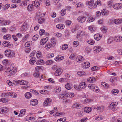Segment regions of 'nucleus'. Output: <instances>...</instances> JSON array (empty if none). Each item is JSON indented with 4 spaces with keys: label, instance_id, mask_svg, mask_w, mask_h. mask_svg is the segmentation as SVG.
<instances>
[{
    "label": "nucleus",
    "instance_id": "nucleus-32",
    "mask_svg": "<svg viewBox=\"0 0 122 122\" xmlns=\"http://www.w3.org/2000/svg\"><path fill=\"white\" fill-rule=\"evenodd\" d=\"M79 86L80 87L82 88H84L87 86L86 83L84 82L80 83V84Z\"/></svg>",
    "mask_w": 122,
    "mask_h": 122
},
{
    "label": "nucleus",
    "instance_id": "nucleus-55",
    "mask_svg": "<svg viewBox=\"0 0 122 122\" xmlns=\"http://www.w3.org/2000/svg\"><path fill=\"white\" fill-rule=\"evenodd\" d=\"M41 69V66H38L36 67L35 68V70L36 72H38L40 71V70Z\"/></svg>",
    "mask_w": 122,
    "mask_h": 122
},
{
    "label": "nucleus",
    "instance_id": "nucleus-6",
    "mask_svg": "<svg viewBox=\"0 0 122 122\" xmlns=\"http://www.w3.org/2000/svg\"><path fill=\"white\" fill-rule=\"evenodd\" d=\"M86 18V17L83 16H80L77 18V20L78 22L81 23H83L84 22Z\"/></svg>",
    "mask_w": 122,
    "mask_h": 122
},
{
    "label": "nucleus",
    "instance_id": "nucleus-7",
    "mask_svg": "<svg viewBox=\"0 0 122 122\" xmlns=\"http://www.w3.org/2000/svg\"><path fill=\"white\" fill-rule=\"evenodd\" d=\"M113 7L115 9H120L122 7V4L121 3H117L113 5Z\"/></svg>",
    "mask_w": 122,
    "mask_h": 122
},
{
    "label": "nucleus",
    "instance_id": "nucleus-39",
    "mask_svg": "<svg viewBox=\"0 0 122 122\" xmlns=\"http://www.w3.org/2000/svg\"><path fill=\"white\" fill-rule=\"evenodd\" d=\"M111 92L112 94L116 95L119 92V91L117 89H114L112 90Z\"/></svg>",
    "mask_w": 122,
    "mask_h": 122
},
{
    "label": "nucleus",
    "instance_id": "nucleus-5",
    "mask_svg": "<svg viewBox=\"0 0 122 122\" xmlns=\"http://www.w3.org/2000/svg\"><path fill=\"white\" fill-rule=\"evenodd\" d=\"M63 72V70L61 68L58 69L55 72V75L58 76L60 75Z\"/></svg>",
    "mask_w": 122,
    "mask_h": 122
},
{
    "label": "nucleus",
    "instance_id": "nucleus-10",
    "mask_svg": "<svg viewBox=\"0 0 122 122\" xmlns=\"http://www.w3.org/2000/svg\"><path fill=\"white\" fill-rule=\"evenodd\" d=\"M9 109L7 108L3 107L2 108L0 109V112L1 113V112L2 113L4 114L7 112L9 111Z\"/></svg>",
    "mask_w": 122,
    "mask_h": 122
},
{
    "label": "nucleus",
    "instance_id": "nucleus-40",
    "mask_svg": "<svg viewBox=\"0 0 122 122\" xmlns=\"http://www.w3.org/2000/svg\"><path fill=\"white\" fill-rule=\"evenodd\" d=\"M53 47L51 44L49 43H47L45 46V47L47 49H49Z\"/></svg>",
    "mask_w": 122,
    "mask_h": 122
},
{
    "label": "nucleus",
    "instance_id": "nucleus-36",
    "mask_svg": "<svg viewBox=\"0 0 122 122\" xmlns=\"http://www.w3.org/2000/svg\"><path fill=\"white\" fill-rule=\"evenodd\" d=\"M95 19V17L90 16L88 18L87 21L89 22H92Z\"/></svg>",
    "mask_w": 122,
    "mask_h": 122
},
{
    "label": "nucleus",
    "instance_id": "nucleus-62",
    "mask_svg": "<svg viewBox=\"0 0 122 122\" xmlns=\"http://www.w3.org/2000/svg\"><path fill=\"white\" fill-rule=\"evenodd\" d=\"M91 50V49L88 47H87L85 49V52L87 53H89L90 52Z\"/></svg>",
    "mask_w": 122,
    "mask_h": 122
},
{
    "label": "nucleus",
    "instance_id": "nucleus-21",
    "mask_svg": "<svg viewBox=\"0 0 122 122\" xmlns=\"http://www.w3.org/2000/svg\"><path fill=\"white\" fill-rule=\"evenodd\" d=\"M74 108H77L78 109L81 108L82 107V106L78 103L75 104L73 106Z\"/></svg>",
    "mask_w": 122,
    "mask_h": 122
},
{
    "label": "nucleus",
    "instance_id": "nucleus-38",
    "mask_svg": "<svg viewBox=\"0 0 122 122\" xmlns=\"http://www.w3.org/2000/svg\"><path fill=\"white\" fill-rule=\"evenodd\" d=\"M61 90V88L59 87H57L54 89L55 92L56 94L59 93Z\"/></svg>",
    "mask_w": 122,
    "mask_h": 122
},
{
    "label": "nucleus",
    "instance_id": "nucleus-19",
    "mask_svg": "<svg viewBox=\"0 0 122 122\" xmlns=\"http://www.w3.org/2000/svg\"><path fill=\"white\" fill-rule=\"evenodd\" d=\"M51 45L53 47H54L56 42V39L54 38H51Z\"/></svg>",
    "mask_w": 122,
    "mask_h": 122
},
{
    "label": "nucleus",
    "instance_id": "nucleus-34",
    "mask_svg": "<svg viewBox=\"0 0 122 122\" xmlns=\"http://www.w3.org/2000/svg\"><path fill=\"white\" fill-rule=\"evenodd\" d=\"M88 29L92 32L96 30V27L91 26H89L88 28Z\"/></svg>",
    "mask_w": 122,
    "mask_h": 122
},
{
    "label": "nucleus",
    "instance_id": "nucleus-1",
    "mask_svg": "<svg viewBox=\"0 0 122 122\" xmlns=\"http://www.w3.org/2000/svg\"><path fill=\"white\" fill-rule=\"evenodd\" d=\"M86 4L87 5L88 7L91 9H93L97 7V5L96 4H94L93 0H91L86 2Z\"/></svg>",
    "mask_w": 122,
    "mask_h": 122
},
{
    "label": "nucleus",
    "instance_id": "nucleus-57",
    "mask_svg": "<svg viewBox=\"0 0 122 122\" xmlns=\"http://www.w3.org/2000/svg\"><path fill=\"white\" fill-rule=\"evenodd\" d=\"M34 5L36 7H38L39 6L40 4L38 2L35 1H34Z\"/></svg>",
    "mask_w": 122,
    "mask_h": 122
},
{
    "label": "nucleus",
    "instance_id": "nucleus-17",
    "mask_svg": "<svg viewBox=\"0 0 122 122\" xmlns=\"http://www.w3.org/2000/svg\"><path fill=\"white\" fill-rule=\"evenodd\" d=\"M48 39V38L46 37L41 39L40 42V44L42 45H43L46 42Z\"/></svg>",
    "mask_w": 122,
    "mask_h": 122
},
{
    "label": "nucleus",
    "instance_id": "nucleus-53",
    "mask_svg": "<svg viewBox=\"0 0 122 122\" xmlns=\"http://www.w3.org/2000/svg\"><path fill=\"white\" fill-rule=\"evenodd\" d=\"M86 73L84 71H79L77 72V74L78 75L80 76H81L83 75L86 74Z\"/></svg>",
    "mask_w": 122,
    "mask_h": 122
},
{
    "label": "nucleus",
    "instance_id": "nucleus-30",
    "mask_svg": "<svg viewBox=\"0 0 122 122\" xmlns=\"http://www.w3.org/2000/svg\"><path fill=\"white\" fill-rule=\"evenodd\" d=\"M122 22V19L119 20V19H116L114 20V23L115 24H119Z\"/></svg>",
    "mask_w": 122,
    "mask_h": 122
},
{
    "label": "nucleus",
    "instance_id": "nucleus-58",
    "mask_svg": "<svg viewBox=\"0 0 122 122\" xmlns=\"http://www.w3.org/2000/svg\"><path fill=\"white\" fill-rule=\"evenodd\" d=\"M89 88L91 89H95V87L94 85L93 84H90L88 85Z\"/></svg>",
    "mask_w": 122,
    "mask_h": 122
},
{
    "label": "nucleus",
    "instance_id": "nucleus-16",
    "mask_svg": "<svg viewBox=\"0 0 122 122\" xmlns=\"http://www.w3.org/2000/svg\"><path fill=\"white\" fill-rule=\"evenodd\" d=\"M96 79L94 77H92L88 78L87 79V81L89 82L93 83L96 81Z\"/></svg>",
    "mask_w": 122,
    "mask_h": 122
},
{
    "label": "nucleus",
    "instance_id": "nucleus-45",
    "mask_svg": "<svg viewBox=\"0 0 122 122\" xmlns=\"http://www.w3.org/2000/svg\"><path fill=\"white\" fill-rule=\"evenodd\" d=\"M101 31L104 33H105L107 31V28L105 27H103L101 28Z\"/></svg>",
    "mask_w": 122,
    "mask_h": 122
},
{
    "label": "nucleus",
    "instance_id": "nucleus-15",
    "mask_svg": "<svg viewBox=\"0 0 122 122\" xmlns=\"http://www.w3.org/2000/svg\"><path fill=\"white\" fill-rule=\"evenodd\" d=\"M102 37L101 35L99 34H97L94 35V38L96 40L98 41L100 40Z\"/></svg>",
    "mask_w": 122,
    "mask_h": 122
},
{
    "label": "nucleus",
    "instance_id": "nucleus-47",
    "mask_svg": "<svg viewBox=\"0 0 122 122\" xmlns=\"http://www.w3.org/2000/svg\"><path fill=\"white\" fill-rule=\"evenodd\" d=\"M66 120V118L65 117L61 118L57 121V122H63Z\"/></svg>",
    "mask_w": 122,
    "mask_h": 122
},
{
    "label": "nucleus",
    "instance_id": "nucleus-35",
    "mask_svg": "<svg viewBox=\"0 0 122 122\" xmlns=\"http://www.w3.org/2000/svg\"><path fill=\"white\" fill-rule=\"evenodd\" d=\"M56 27L58 29H62L64 27V25L62 24H60L57 25H56Z\"/></svg>",
    "mask_w": 122,
    "mask_h": 122
},
{
    "label": "nucleus",
    "instance_id": "nucleus-18",
    "mask_svg": "<svg viewBox=\"0 0 122 122\" xmlns=\"http://www.w3.org/2000/svg\"><path fill=\"white\" fill-rule=\"evenodd\" d=\"M94 49L96 53H98L101 51V48L100 46H96L94 47Z\"/></svg>",
    "mask_w": 122,
    "mask_h": 122
},
{
    "label": "nucleus",
    "instance_id": "nucleus-22",
    "mask_svg": "<svg viewBox=\"0 0 122 122\" xmlns=\"http://www.w3.org/2000/svg\"><path fill=\"white\" fill-rule=\"evenodd\" d=\"M102 15L106 16L109 13V11L103 9L101 11Z\"/></svg>",
    "mask_w": 122,
    "mask_h": 122
},
{
    "label": "nucleus",
    "instance_id": "nucleus-63",
    "mask_svg": "<svg viewBox=\"0 0 122 122\" xmlns=\"http://www.w3.org/2000/svg\"><path fill=\"white\" fill-rule=\"evenodd\" d=\"M38 36L37 35H35L33 37L32 40L33 41H35L38 38Z\"/></svg>",
    "mask_w": 122,
    "mask_h": 122
},
{
    "label": "nucleus",
    "instance_id": "nucleus-56",
    "mask_svg": "<svg viewBox=\"0 0 122 122\" xmlns=\"http://www.w3.org/2000/svg\"><path fill=\"white\" fill-rule=\"evenodd\" d=\"M39 74L38 72H36L33 74V76L36 78H38L39 77Z\"/></svg>",
    "mask_w": 122,
    "mask_h": 122
},
{
    "label": "nucleus",
    "instance_id": "nucleus-52",
    "mask_svg": "<svg viewBox=\"0 0 122 122\" xmlns=\"http://www.w3.org/2000/svg\"><path fill=\"white\" fill-rule=\"evenodd\" d=\"M37 57L38 58H40L41 56V53L40 51H39L37 52V54L36 55Z\"/></svg>",
    "mask_w": 122,
    "mask_h": 122
},
{
    "label": "nucleus",
    "instance_id": "nucleus-2",
    "mask_svg": "<svg viewBox=\"0 0 122 122\" xmlns=\"http://www.w3.org/2000/svg\"><path fill=\"white\" fill-rule=\"evenodd\" d=\"M5 54L7 56L9 57H13L14 56V53L12 50H8L5 51Z\"/></svg>",
    "mask_w": 122,
    "mask_h": 122
},
{
    "label": "nucleus",
    "instance_id": "nucleus-24",
    "mask_svg": "<svg viewBox=\"0 0 122 122\" xmlns=\"http://www.w3.org/2000/svg\"><path fill=\"white\" fill-rule=\"evenodd\" d=\"M26 110L25 109H22L20 111V113L19 115V116H23L24 115L26 112Z\"/></svg>",
    "mask_w": 122,
    "mask_h": 122
},
{
    "label": "nucleus",
    "instance_id": "nucleus-41",
    "mask_svg": "<svg viewBox=\"0 0 122 122\" xmlns=\"http://www.w3.org/2000/svg\"><path fill=\"white\" fill-rule=\"evenodd\" d=\"M10 23V21L8 20H4V23H2V25H7Z\"/></svg>",
    "mask_w": 122,
    "mask_h": 122
},
{
    "label": "nucleus",
    "instance_id": "nucleus-14",
    "mask_svg": "<svg viewBox=\"0 0 122 122\" xmlns=\"http://www.w3.org/2000/svg\"><path fill=\"white\" fill-rule=\"evenodd\" d=\"M3 45L5 47H7L9 46L10 47H11L12 46V45L10 44L9 42L7 41H4L3 43Z\"/></svg>",
    "mask_w": 122,
    "mask_h": 122
},
{
    "label": "nucleus",
    "instance_id": "nucleus-13",
    "mask_svg": "<svg viewBox=\"0 0 122 122\" xmlns=\"http://www.w3.org/2000/svg\"><path fill=\"white\" fill-rule=\"evenodd\" d=\"M30 103L32 105H36L38 104V100L36 99L32 100L30 101Z\"/></svg>",
    "mask_w": 122,
    "mask_h": 122
},
{
    "label": "nucleus",
    "instance_id": "nucleus-3",
    "mask_svg": "<svg viewBox=\"0 0 122 122\" xmlns=\"http://www.w3.org/2000/svg\"><path fill=\"white\" fill-rule=\"evenodd\" d=\"M117 102H112L109 105V107L111 110L113 111H115L117 109L116 106L118 104Z\"/></svg>",
    "mask_w": 122,
    "mask_h": 122
},
{
    "label": "nucleus",
    "instance_id": "nucleus-43",
    "mask_svg": "<svg viewBox=\"0 0 122 122\" xmlns=\"http://www.w3.org/2000/svg\"><path fill=\"white\" fill-rule=\"evenodd\" d=\"M32 42L31 41H28L25 44V46L26 47H28L32 44Z\"/></svg>",
    "mask_w": 122,
    "mask_h": 122
},
{
    "label": "nucleus",
    "instance_id": "nucleus-25",
    "mask_svg": "<svg viewBox=\"0 0 122 122\" xmlns=\"http://www.w3.org/2000/svg\"><path fill=\"white\" fill-rule=\"evenodd\" d=\"M27 10L29 11H32L33 10V4H30L27 7Z\"/></svg>",
    "mask_w": 122,
    "mask_h": 122
},
{
    "label": "nucleus",
    "instance_id": "nucleus-37",
    "mask_svg": "<svg viewBox=\"0 0 122 122\" xmlns=\"http://www.w3.org/2000/svg\"><path fill=\"white\" fill-rule=\"evenodd\" d=\"M84 65L83 66V67L86 68H87L90 66V63L88 62H86L84 63Z\"/></svg>",
    "mask_w": 122,
    "mask_h": 122
},
{
    "label": "nucleus",
    "instance_id": "nucleus-4",
    "mask_svg": "<svg viewBox=\"0 0 122 122\" xmlns=\"http://www.w3.org/2000/svg\"><path fill=\"white\" fill-rule=\"evenodd\" d=\"M13 68V66L8 65L5 67V72H10Z\"/></svg>",
    "mask_w": 122,
    "mask_h": 122
},
{
    "label": "nucleus",
    "instance_id": "nucleus-11",
    "mask_svg": "<svg viewBox=\"0 0 122 122\" xmlns=\"http://www.w3.org/2000/svg\"><path fill=\"white\" fill-rule=\"evenodd\" d=\"M84 60V58L83 56H79L77 57L76 61L79 62H81L83 61Z\"/></svg>",
    "mask_w": 122,
    "mask_h": 122
},
{
    "label": "nucleus",
    "instance_id": "nucleus-9",
    "mask_svg": "<svg viewBox=\"0 0 122 122\" xmlns=\"http://www.w3.org/2000/svg\"><path fill=\"white\" fill-rule=\"evenodd\" d=\"M23 81L24 80H15L13 81V83L15 85L17 84H19L20 85H23V83H24V82H23Z\"/></svg>",
    "mask_w": 122,
    "mask_h": 122
},
{
    "label": "nucleus",
    "instance_id": "nucleus-59",
    "mask_svg": "<svg viewBox=\"0 0 122 122\" xmlns=\"http://www.w3.org/2000/svg\"><path fill=\"white\" fill-rule=\"evenodd\" d=\"M53 62V61L52 60H50L48 61H47L46 62V64L49 65L52 64Z\"/></svg>",
    "mask_w": 122,
    "mask_h": 122
},
{
    "label": "nucleus",
    "instance_id": "nucleus-28",
    "mask_svg": "<svg viewBox=\"0 0 122 122\" xmlns=\"http://www.w3.org/2000/svg\"><path fill=\"white\" fill-rule=\"evenodd\" d=\"M72 86L70 83H67L65 85V88L68 90H70L71 89Z\"/></svg>",
    "mask_w": 122,
    "mask_h": 122
},
{
    "label": "nucleus",
    "instance_id": "nucleus-33",
    "mask_svg": "<svg viewBox=\"0 0 122 122\" xmlns=\"http://www.w3.org/2000/svg\"><path fill=\"white\" fill-rule=\"evenodd\" d=\"M11 37V36L10 34L6 35H5L3 37V38L7 40L10 39Z\"/></svg>",
    "mask_w": 122,
    "mask_h": 122
},
{
    "label": "nucleus",
    "instance_id": "nucleus-23",
    "mask_svg": "<svg viewBox=\"0 0 122 122\" xmlns=\"http://www.w3.org/2000/svg\"><path fill=\"white\" fill-rule=\"evenodd\" d=\"M36 58L34 57H32L29 60V63L33 65L36 62Z\"/></svg>",
    "mask_w": 122,
    "mask_h": 122
},
{
    "label": "nucleus",
    "instance_id": "nucleus-64",
    "mask_svg": "<svg viewBox=\"0 0 122 122\" xmlns=\"http://www.w3.org/2000/svg\"><path fill=\"white\" fill-rule=\"evenodd\" d=\"M0 101L1 102L4 103L6 102L8 100L6 98H2L0 99Z\"/></svg>",
    "mask_w": 122,
    "mask_h": 122
},
{
    "label": "nucleus",
    "instance_id": "nucleus-31",
    "mask_svg": "<svg viewBox=\"0 0 122 122\" xmlns=\"http://www.w3.org/2000/svg\"><path fill=\"white\" fill-rule=\"evenodd\" d=\"M25 96L26 98L28 99L30 98L32 96L31 93L29 92H27L25 93Z\"/></svg>",
    "mask_w": 122,
    "mask_h": 122
},
{
    "label": "nucleus",
    "instance_id": "nucleus-29",
    "mask_svg": "<svg viewBox=\"0 0 122 122\" xmlns=\"http://www.w3.org/2000/svg\"><path fill=\"white\" fill-rule=\"evenodd\" d=\"M27 4V2L26 1H22L20 3V5L23 7L26 6Z\"/></svg>",
    "mask_w": 122,
    "mask_h": 122
},
{
    "label": "nucleus",
    "instance_id": "nucleus-54",
    "mask_svg": "<svg viewBox=\"0 0 122 122\" xmlns=\"http://www.w3.org/2000/svg\"><path fill=\"white\" fill-rule=\"evenodd\" d=\"M87 43L90 44L91 45H92L94 44L95 43L94 41L92 40H90L87 41Z\"/></svg>",
    "mask_w": 122,
    "mask_h": 122
},
{
    "label": "nucleus",
    "instance_id": "nucleus-51",
    "mask_svg": "<svg viewBox=\"0 0 122 122\" xmlns=\"http://www.w3.org/2000/svg\"><path fill=\"white\" fill-rule=\"evenodd\" d=\"M27 28V25H24L21 27V30L22 31H23L26 30Z\"/></svg>",
    "mask_w": 122,
    "mask_h": 122
},
{
    "label": "nucleus",
    "instance_id": "nucleus-60",
    "mask_svg": "<svg viewBox=\"0 0 122 122\" xmlns=\"http://www.w3.org/2000/svg\"><path fill=\"white\" fill-rule=\"evenodd\" d=\"M101 84L103 85L104 87H106V88H108L109 87L108 84L105 82H102L101 83Z\"/></svg>",
    "mask_w": 122,
    "mask_h": 122
},
{
    "label": "nucleus",
    "instance_id": "nucleus-26",
    "mask_svg": "<svg viewBox=\"0 0 122 122\" xmlns=\"http://www.w3.org/2000/svg\"><path fill=\"white\" fill-rule=\"evenodd\" d=\"M65 95L66 96L70 97H72L74 96V94L73 93H65Z\"/></svg>",
    "mask_w": 122,
    "mask_h": 122
},
{
    "label": "nucleus",
    "instance_id": "nucleus-61",
    "mask_svg": "<svg viewBox=\"0 0 122 122\" xmlns=\"http://www.w3.org/2000/svg\"><path fill=\"white\" fill-rule=\"evenodd\" d=\"M96 109L98 110H99L101 109H104V107L103 106H97L96 108H94L95 109Z\"/></svg>",
    "mask_w": 122,
    "mask_h": 122
},
{
    "label": "nucleus",
    "instance_id": "nucleus-8",
    "mask_svg": "<svg viewBox=\"0 0 122 122\" xmlns=\"http://www.w3.org/2000/svg\"><path fill=\"white\" fill-rule=\"evenodd\" d=\"M51 101L52 100L51 99H46L43 103L44 106H45L49 105Z\"/></svg>",
    "mask_w": 122,
    "mask_h": 122
},
{
    "label": "nucleus",
    "instance_id": "nucleus-42",
    "mask_svg": "<svg viewBox=\"0 0 122 122\" xmlns=\"http://www.w3.org/2000/svg\"><path fill=\"white\" fill-rule=\"evenodd\" d=\"M45 21V19L42 17H40L38 20V22L40 24L42 23Z\"/></svg>",
    "mask_w": 122,
    "mask_h": 122
},
{
    "label": "nucleus",
    "instance_id": "nucleus-49",
    "mask_svg": "<svg viewBox=\"0 0 122 122\" xmlns=\"http://www.w3.org/2000/svg\"><path fill=\"white\" fill-rule=\"evenodd\" d=\"M104 117L102 115H99L98 117H96V119L97 120H100L103 119Z\"/></svg>",
    "mask_w": 122,
    "mask_h": 122
},
{
    "label": "nucleus",
    "instance_id": "nucleus-50",
    "mask_svg": "<svg viewBox=\"0 0 122 122\" xmlns=\"http://www.w3.org/2000/svg\"><path fill=\"white\" fill-rule=\"evenodd\" d=\"M76 6L77 7H83V4L79 2L76 4Z\"/></svg>",
    "mask_w": 122,
    "mask_h": 122
},
{
    "label": "nucleus",
    "instance_id": "nucleus-46",
    "mask_svg": "<svg viewBox=\"0 0 122 122\" xmlns=\"http://www.w3.org/2000/svg\"><path fill=\"white\" fill-rule=\"evenodd\" d=\"M10 71V73L9 75L11 76L15 74L16 72V70L15 69H13L12 70H11Z\"/></svg>",
    "mask_w": 122,
    "mask_h": 122
},
{
    "label": "nucleus",
    "instance_id": "nucleus-44",
    "mask_svg": "<svg viewBox=\"0 0 122 122\" xmlns=\"http://www.w3.org/2000/svg\"><path fill=\"white\" fill-rule=\"evenodd\" d=\"M63 58L64 57L63 56L58 55L57 57L56 58H55V60H56V59H57L58 60H61L63 59Z\"/></svg>",
    "mask_w": 122,
    "mask_h": 122
},
{
    "label": "nucleus",
    "instance_id": "nucleus-20",
    "mask_svg": "<svg viewBox=\"0 0 122 122\" xmlns=\"http://www.w3.org/2000/svg\"><path fill=\"white\" fill-rule=\"evenodd\" d=\"M122 40V37L119 36H115L114 39L115 41L118 42L121 41Z\"/></svg>",
    "mask_w": 122,
    "mask_h": 122
},
{
    "label": "nucleus",
    "instance_id": "nucleus-12",
    "mask_svg": "<svg viewBox=\"0 0 122 122\" xmlns=\"http://www.w3.org/2000/svg\"><path fill=\"white\" fill-rule=\"evenodd\" d=\"M2 63L4 65H5V66L10 65V61L7 59H5L3 60L2 61Z\"/></svg>",
    "mask_w": 122,
    "mask_h": 122
},
{
    "label": "nucleus",
    "instance_id": "nucleus-48",
    "mask_svg": "<svg viewBox=\"0 0 122 122\" xmlns=\"http://www.w3.org/2000/svg\"><path fill=\"white\" fill-rule=\"evenodd\" d=\"M68 47V45L66 44L63 45L62 47V49L63 50L66 49Z\"/></svg>",
    "mask_w": 122,
    "mask_h": 122
},
{
    "label": "nucleus",
    "instance_id": "nucleus-27",
    "mask_svg": "<svg viewBox=\"0 0 122 122\" xmlns=\"http://www.w3.org/2000/svg\"><path fill=\"white\" fill-rule=\"evenodd\" d=\"M92 109L90 107H86L84 109V112H86L89 113V112H90L92 110Z\"/></svg>",
    "mask_w": 122,
    "mask_h": 122
}]
</instances>
